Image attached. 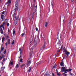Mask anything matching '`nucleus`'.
Listing matches in <instances>:
<instances>
[{
  "label": "nucleus",
  "mask_w": 76,
  "mask_h": 76,
  "mask_svg": "<svg viewBox=\"0 0 76 76\" xmlns=\"http://www.w3.org/2000/svg\"><path fill=\"white\" fill-rule=\"evenodd\" d=\"M46 45H47V44H46V42L45 41L44 42V44L42 46V48H45V47H46Z\"/></svg>",
  "instance_id": "nucleus-9"
},
{
  "label": "nucleus",
  "mask_w": 76,
  "mask_h": 76,
  "mask_svg": "<svg viewBox=\"0 0 76 76\" xmlns=\"http://www.w3.org/2000/svg\"><path fill=\"white\" fill-rule=\"evenodd\" d=\"M19 50L20 51V55H21V54H22V50H21V49L20 48L19 49Z\"/></svg>",
  "instance_id": "nucleus-35"
},
{
  "label": "nucleus",
  "mask_w": 76,
  "mask_h": 76,
  "mask_svg": "<svg viewBox=\"0 0 76 76\" xmlns=\"http://www.w3.org/2000/svg\"><path fill=\"white\" fill-rule=\"evenodd\" d=\"M60 50H58L57 51V54H58V53H59V52H60Z\"/></svg>",
  "instance_id": "nucleus-44"
},
{
  "label": "nucleus",
  "mask_w": 76,
  "mask_h": 76,
  "mask_svg": "<svg viewBox=\"0 0 76 76\" xmlns=\"http://www.w3.org/2000/svg\"><path fill=\"white\" fill-rule=\"evenodd\" d=\"M17 23H18V22H17V21H15L14 22L15 25H16V24H17Z\"/></svg>",
  "instance_id": "nucleus-27"
},
{
  "label": "nucleus",
  "mask_w": 76,
  "mask_h": 76,
  "mask_svg": "<svg viewBox=\"0 0 76 76\" xmlns=\"http://www.w3.org/2000/svg\"><path fill=\"white\" fill-rule=\"evenodd\" d=\"M9 23H7V26H9Z\"/></svg>",
  "instance_id": "nucleus-46"
},
{
  "label": "nucleus",
  "mask_w": 76,
  "mask_h": 76,
  "mask_svg": "<svg viewBox=\"0 0 76 76\" xmlns=\"http://www.w3.org/2000/svg\"><path fill=\"white\" fill-rule=\"evenodd\" d=\"M5 45H6V46H7V43H5Z\"/></svg>",
  "instance_id": "nucleus-50"
},
{
  "label": "nucleus",
  "mask_w": 76,
  "mask_h": 76,
  "mask_svg": "<svg viewBox=\"0 0 76 76\" xmlns=\"http://www.w3.org/2000/svg\"><path fill=\"white\" fill-rule=\"evenodd\" d=\"M12 3V1L10 0H8V2L5 3L6 4H10Z\"/></svg>",
  "instance_id": "nucleus-10"
},
{
  "label": "nucleus",
  "mask_w": 76,
  "mask_h": 76,
  "mask_svg": "<svg viewBox=\"0 0 76 76\" xmlns=\"http://www.w3.org/2000/svg\"><path fill=\"white\" fill-rule=\"evenodd\" d=\"M71 1L72 2H73V1H74V0H71Z\"/></svg>",
  "instance_id": "nucleus-55"
},
{
  "label": "nucleus",
  "mask_w": 76,
  "mask_h": 76,
  "mask_svg": "<svg viewBox=\"0 0 76 76\" xmlns=\"http://www.w3.org/2000/svg\"><path fill=\"white\" fill-rule=\"evenodd\" d=\"M15 44V40H13L12 43V45H13Z\"/></svg>",
  "instance_id": "nucleus-26"
},
{
  "label": "nucleus",
  "mask_w": 76,
  "mask_h": 76,
  "mask_svg": "<svg viewBox=\"0 0 76 76\" xmlns=\"http://www.w3.org/2000/svg\"><path fill=\"white\" fill-rule=\"evenodd\" d=\"M33 13V14H34V13H35V12H34Z\"/></svg>",
  "instance_id": "nucleus-61"
},
{
  "label": "nucleus",
  "mask_w": 76,
  "mask_h": 76,
  "mask_svg": "<svg viewBox=\"0 0 76 76\" xmlns=\"http://www.w3.org/2000/svg\"><path fill=\"white\" fill-rule=\"evenodd\" d=\"M19 3V0H16V2H15V9H14L12 11V12L14 13V14L12 15L13 17H14V16H16V10H18V4Z\"/></svg>",
  "instance_id": "nucleus-2"
},
{
  "label": "nucleus",
  "mask_w": 76,
  "mask_h": 76,
  "mask_svg": "<svg viewBox=\"0 0 76 76\" xmlns=\"http://www.w3.org/2000/svg\"><path fill=\"white\" fill-rule=\"evenodd\" d=\"M63 74L64 75V76H67V74H65L64 73H63Z\"/></svg>",
  "instance_id": "nucleus-37"
},
{
  "label": "nucleus",
  "mask_w": 76,
  "mask_h": 76,
  "mask_svg": "<svg viewBox=\"0 0 76 76\" xmlns=\"http://www.w3.org/2000/svg\"><path fill=\"white\" fill-rule=\"evenodd\" d=\"M30 51H31V52H30L29 54V56L30 57V58H31V56H32V54H33L32 53H33V52H32V50H33V48H30Z\"/></svg>",
  "instance_id": "nucleus-5"
},
{
  "label": "nucleus",
  "mask_w": 76,
  "mask_h": 76,
  "mask_svg": "<svg viewBox=\"0 0 76 76\" xmlns=\"http://www.w3.org/2000/svg\"><path fill=\"white\" fill-rule=\"evenodd\" d=\"M51 4L52 6H54V5L53 4V2H51Z\"/></svg>",
  "instance_id": "nucleus-41"
},
{
  "label": "nucleus",
  "mask_w": 76,
  "mask_h": 76,
  "mask_svg": "<svg viewBox=\"0 0 76 76\" xmlns=\"http://www.w3.org/2000/svg\"><path fill=\"white\" fill-rule=\"evenodd\" d=\"M68 72H71V71H72V69H68Z\"/></svg>",
  "instance_id": "nucleus-24"
},
{
  "label": "nucleus",
  "mask_w": 76,
  "mask_h": 76,
  "mask_svg": "<svg viewBox=\"0 0 76 76\" xmlns=\"http://www.w3.org/2000/svg\"><path fill=\"white\" fill-rule=\"evenodd\" d=\"M31 63V61H29L28 62V64H29Z\"/></svg>",
  "instance_id": "nucleus-25"
},
{
  "label": "nucleus",
  "mask_w": 76,
  "mask_h": 76,
  "mask_svg": "<svg viewBox=\"0 0 76 76\" xmlns=\"http://www.w3.org/2000/svg\"><path fill=\"white\" fill-rule=\"evenodd\" d=\"M2 26H3V25H1V26H0V28H1V27H2Z\"/></svg>",
  "instance_id": "nucleus-49"
},
{
  "label": "nucleus",
  "mask_w": 76,
  "mask_h": 76,
  "mask_svg": "<svg viewBox=\"0 0 76 76\" xmlns=\"http://www.w3.org/2000/svg\"><path fill=\"white\" fill-rule=\"evenodd\" d=\"M25 28H24V32H25Z\"/></svg>",
  "instance_id": "nucleus-57"
},
{
  "label": "nucleus",
  "mask_w": 76,
  "mask_h": 76,
  "mask_svg": "<svg viewBox=\"0 0 76 76\" xmlns=\"http://www.w3.org/2000/svg\"><path fill=\"white\" fill-rule=\"evenodd\" d=\"M35 7H36V9H37V5H36Z\"/></svg>",
  "instance_id": "nucleus-52"
},
{
  "label": "nucleus",
  "mask_w": 76,
  "mask_h": 76,
  "mask_svg": "<svg viewBox=\"0 0 76 76\" xmlns=\"http://www.w3.org/2000/svg\"><path fill=\"white\" fill-rule=\"evenodd\" d=\"M0 31L1 32V33L2 34H3V29H0Z\"/></svg>",
  "instance_id": "nucleus-16"
},
{
  "label": "nucleus",
  "mask_w": 76,
  "mask_h": 76,
  "mask_svg": "<svg viewBox=\"0 0 76 76\" xmlns=\"http://www.w3.org/2000/svg\"><path fill=\"white\" fill-rule=\"evenodd\" d=\"M5 13V11H3L2 12H1V14H2V15H4Z\"/></svg>",
  "instance_id": "nucleus-36"
},
{
  "label": "nucleus",
  "mask_w": 76,
  "mask_h": 76,
  "mask_svg": "<svg viewBox=\"0 0 76 76\" xmlns=\"http://www.w3.org/2000/svg\"><path fill=\"white\" fill-rule=\"evenodd\" d=\"M65 67H62L61 68L62 70H63V72H64L65 73H67V72H68V69H65Z\"/></svg>",
  "instance_id": "nucleus-4"
},
{
  "label": "nucleus",
  "mask_w": 76,
  "mask_h": 76,
  "mask_svg": "<svg viewBox=\"0 0 76 76\" xmlns=\"http://www.w3.org/2000/svg\"><path fill=\"white\" fill-rule=\"evenodd\" d=\"M65 67H62L61 68L62 70H63V72H64L65 73H67V72H68V69H65Z\"/></svg>",
  "instance_id": "nucleus-3"
},
{
  "label": "nucleus",
  "mask_w": 76,
  "mask_h": 76,
  "mask_svg": "<svg viewBox=\"0 0 76 76\" xmlns=\"http://www.w3.org/2000/svg\"><path fill=\"white\" fill-rule=\"evenodd\" d=\"M67 26L68 29H70L71 28V23L70 22H69V23H68Z\"/></svg>",
  "instance_id": "nucleus-7"
},
{
  "label": "nucleus",
  "mask_w": 76,
  "mask_h": 76,
  "mask_svg": "<svg viewBox=\"0 0 76 76\" xmlns=\"http://www.w3.org/2000/svg\"><path fill=\"white\" fill-rule=\"evenodd\" d=\"M36 31H38V28L37 27L36 28Z\"/></svg>",
  "instance_id": "nucleus-43"
},
{
  "label": "nucleus",
  "mask_w": 76,
  "mask_h": 76,
  "mask_svg": "<svg viewBox=\"0 0 76 76\" xmlns=\"http://www.w3.org/2000/svg\"><path fill=\"white\" fill-rule=\"evenodd\" d=\"M61 37H60V39L59 38L58 39V42L57 43V45L56 46V47L57 48V46H58V48H65V44H62L61 42Z\"/></svg>",
  "instance_id": "nucleus-1"
},
{
  "label": "nucleus",
  "mask_w": 76,
  "mask_h": 76,
  "mask_svg": "<svg viewBox=\"0 0 76 76\" xmlns=\"http://www.w3.org/2000/svg\"><path fill=\"white\" fill-rule=\"evenodd\" d=\"M64 59V58L62 60V61L60 64V65L62 67H64V61H63V60Z\"/></svg>",
  "instance_id": "nucleus-8"
},
{
  "label": "nucleus",
  "mask_w": 76,
  "mask_h": 76,
  "mask_svg": "<svg viewBox=\"0 0 76 76\" xmlns=\"http://www.w3.org/2000/svg\"><path fill=\"white\" fill-rule=\"evenodd\" d=\"M15 30H13V35H15Z\"/></svg>",
  "instance_id": "nucleus-34"
},
{
  "label": "nucleus",
  "mask_w": 76,
  "mask_h": 76,
  "mask_svg": "<svg viewBox=\"0 0 76 76\" xmlns=\"http://www.w3.org/2000/svg\"><path fill=\"white\" fill-rule=\"evenodd\" d=\"M52 76H55V75H54V73H52Z\"/></svg>",
  "instance_id": "nucleus-47"
},
{
  "label": "nucleus",
  "mask_w": 76,
  "mask_h": 76,
  "mask_svg": "<svg viewBox=\"0 0 76 76\" xmlns=\"http://www.w3.org/2000/svg\"><path fill=\"white\" fill-rule=\"evenodd\" d=\"M34 7H35V5H34V4H33V6H31V10H33L34 9Z\"/></svg>",
  "instance_id": "nucleus-12"
},
{
  "label": "nucleus",
  "mask_w": 76,
  "mask_h": 76,
  "mask_svg": "<svg viewBox=\"0 0 76 76\" xmlns=\"http://www.w3.org/2000/svg\"><path fill=\"white\" fill-rule=\"evenodd\" d=\"M4 16L3 15H1V19H2V21H3V20H4V19L3 18H4Z\"/></svg>",
  "instance_id": "nucleus-11"
},
{
  "label": "nucleus",
  "mask_w": 76,
  "mask_h": 76,
  "mask_svg": "<svg viewBox=\"0 0 76 76\" xmlns=\"http://www.w3.org/2000/svg\"><path fill=\"white\" fill-rule=\"evenodd\" d=\"M57 75L58 76H60L61 75V74L59 73H58H58H57Z\"/></svg>",
  "instance_id": "nucleus-28"
},
{
  "label": "nucleus",
  "mask_w": 76,
  "mask_h": 76,
  "mask_svg": "<svg viewBox=\"0 0 76 76\" xmlns=\"http://www.w3.org/2000/svg\"><path fill=\"white\" fill-rule=\"evenodd\" d=\"M70 75V76H72V73H70L69 74Z\"/></svg>",
  "instance_id": "nucleus-48"
},
{
  "label": "nucleus",
  "mask_w": 76,
  "mask_h": 76,
  "mask_svg": "<svg viewBox=\"0 0 76 76\" xmlns=\"http://www.w3.org/2000/svg\"><path fill=\"white\" fill-rule=\"evenodd\" d=\"M40 63H40V62H39V64H40Z\"/></svg>",
  "instance_id": "nucleus-62"
},
{
  "label": "nucleus",
  "mask_w": 76,
  "mask_h": 76,
  "mask_svg": "<svg viewBox=\"0 0 76 76\" xmlns=\"http://www.w3.org/2000/svg\"><path fill=\"white\" fill-rule=\"evenodd\" d=\"M4 22H6V23H7V22H8V21L7 20V19H6L5 21Z\"/></svg>",
  "instance_id": "nucleus-33"
},
{
  "label": "nucleus",
  "mask_w": 76,
  "mask_h": 76,
  "mask_svg": "<svg viewBox=\"0 0 76 76\" xmlns=\"http://www.w3.org/2000/svg\"><path fill=\"white\" fill-rule=\"evenodd\" d=\"M8 32H10V31L9 30V29H8Z\"/></svg>",
  "instance_id": "nucleus-51"
},
{
  "label": "nucleus",
  "mask_w": 76,
  "mask_h": 76,
  "mask_svg": "<svg viewBox=\"0 0 76 76\" xmlns=\"http://www.w3.org/2000/svg\"><path fill=\"white\" fill-rule=\"evenodd\" d=\"M75 3H76V1H75Z\"/></svg>",
  "instance_id": "nucleus-64"
},
{
  "label": "nucleus",
  "mask_w": 76,
  "mask_h": 76,
  "mask_svg": "<svg viewBox=\"0 0 76 76\" xmlns=\"http://www.w3.org/2000/svg\"><path fill=\"white\" fill-rule=\"evenodd\" d=\"M10 39H8V41L7 42V43L8 44H10Z\"/></svg>",
  "instance_id": "nucleus-19"
},
{
  "label": "nucleus",
  "mask_w": 76,
  "mask_h": 76,
  "mask_svg": "<svg viewBox=\"0 0 76 76\" xmlns=\"http://www.w3.org/2000/svg\"><path fill=\"white\" fill-rule=\"evenodd\" d=\"M72 18H71V19H70V20H69V22H72Z\"/></svg>",
  "instance_id": "nucleus-31"
},
{
  "label": "nucleus",
  "mask_w": 76,
  "mask_h": 76,
  "mask_svg": "<svg viewBox=\"0 0 76 76\" xmlns=\"http://www.w3.org/2000/svg\"><path fill=\"white\" fill-rule=\"evenodd\" d=\"M25 65V64H23L22 65H20V66L22 68V67H23V66H24Z\"/></svg>",
  "instance_id": "nucleus-30"
},
{
  "label": "nucleus",
  "mask_w": 76,
  "mask_h": 76,
  "mask_svg": "<svg viewBox=\"0 0 76 76\" xmlns=\"http://www.w3.org/2000/svg\"><path fill=\"white\" fill-rule=\"evenodd\" d=\"M30 43H31L32 42V41H33V39L32 38H31L30 39Z\"/></svg>",
  "instance_id": "nucleus-23"
},
{
  "label": "nucleus",
  "mask_w": 76,
  "mask_h": 76,
  "mask_svg": "<svg viewBox=\"0 0 76 76\" xmlns=\"http://www.w3.org/2000/svg\"><path fill=\"white\" fill-rule=\"evenodd\" d=\"M62 19H63V27H64L65 26V23H64V20H65V17L64 16L62 18Z\"/></svg>",
  "instance_id": "nucleus-6"
},
{
  "label": "nucleus",
  "mask_w": 76,
  "mask_h": 76,
  "mask_svg": "<svg viewBox=\"0 0 76 76\" xmlns=\"http://www.w3.org/2000/svg\"><path fill=\"white\" fill-rule=\"evenodd\" d=\"M54 66L53 67V69H55V68H56V66Z\"/></svg>",
  "instance_id": "nucleus-45"
},
{
  "label": "nucleus",
  "mask_w": 76,
  "mask_h": 76,
  "mask_svg": "<svg viewBox=\"0 0 76 76\" xmlns=\"http://www.w3.org/2000/svg\"><path fill=\"white\" fill-rule=\"evenodd\" d=\"M38 42H37V41L34 40V45H37V43Z\"/></svg>",
  "instance_id": "nucleus-13"
},
{
  "label": "nucleus",
  "mask_w": 76,
  "mask_h": 76,
  "mask_svg": "<svg viewBox=\"0 0 76 76\" xmlns=\"http://www.w3.org/2000/svg\"><path fill=\"white\" fill-rule=\"evenodd\" d=\"M56 71H57V73H58V71L57 70H56Z\"/></svg>",
  "instance_id": "nucleus-59"
},
{
  "label": "nucleus",
  "mask_w": 76,
  "mask_h": 76,
  "mask_svg": "<svg viewBox=\"0 0 76 76\" xmlns=\"http://www.w3.org/2000/svg\"><path fill=\"white\" fill-rule=\"evenodd\" d=\"M5 60H6V59H4V58L3 60L2 61V63H3V62H4V61H5Z\"/></svg>",
  "instance_id": "nucleus-40"
},
{
  "label": "nucleus",
  "mask_w": 76,
  "mask_h": 76,
  "mask_svg": "<svg viewBox=\"0 0 76 76\" xmlns=\"http://www.w3.org/2000/svg\"><path fill=\"white\" fill-rule=\"evenodd\" d=\"M4 54H6V49L4 50Z\"/></svg>",
  "instance_id": "nucleus-32"
},
{
  "label": "nucleus",
  "mask_w": 76,
  "mask_h": 76,
  "mask_svg": "<svg viewBox=\"0 0 76 76\" xmlns=\"http://www.w3.org/2000/svg\"><path fill=\"white\" fill-rule=\"evenodd\" d=\"M63 50L65 53H66V52H67V49H66V48H64Z\"/></svg>",
  "instance_id": "nucleus-20"
},
{
  "label": "nucleus",
  "mask_w": 76,
  "mask_h": 76,
  "mask_svg": "<svg viewBox=\"0 0 76 76\" xmlns=\"http://www.w3.org/2000/svg\"><path fill=\"white\" fill-rule=\"evenodd\" d=\"M7 38H9V36H7Z\"/></svg>",
  "instance_id": "nucleus-53"
},
{
  "label": "nucleus",
  "mask_w": 76,
  "mask_h": 76,
  "mask_svg": "<svg viewBox=\"0 0 76 76\" xmlns=\"http://www.w3.org/2000/svg\"><path fill=\"white\" fill-rule=\"evenodd\" d=\"M10 6V4H8L7 5V6Z\"/></svg>",
  "instance_id": "nucleus-56"
},
{
  "label": "nucleus",
  "mask_w": 76,
  "mask_h": 76,
  "mask_svg": "<svg viewBox=\"0 0 76 76\" xmlns=\"http://www.w3.org/2000/svg\"><path fill=\"white\" fill-rule=\"evenodd\" d=\"M20 57H21V55L20 56V57H19V58H20Z\"/></svg>",
  "instance_id": "nucleus-60"
},
{
  "label": "nucleus",
  "mask_w": 76,
  "mask_h": 76,
  "mask_svg": "<svg viewBox=\"0 0 76 76\" xmlns=\"http://www.w3.org/2000/svg\"><path fill=\"white\" fill-rule=\"evenodd\" d=\"M48 25V22H46V24L45 25V27H47V26Z\"/></svg>",
  "instance_id": "nucleus-29"
},
{
  "label": "nucleus",
  "mask_w": 76,
  "mask_h": 76,
  "mask_svg": "<svg viewBox=\"0 0 76 76\" xmlns=\"http://www.w3.org/2000/svg\"><path fill=\"white\" fill-rule=\"evenodd\" d=\"M3 29H4V27H3Z\"/></svg>",
  "instance_id": "nucleus-63"
},
{
  "label": "nucleus",
  "mask_w": 76,
  "mask_h": 76,
  "mask_svg": "<svg viewBox=\"0 0 76 76\" xmlns=\"http://www.w3.org/2000/svg\"><path fill=\"white\" fill-rule=\"evenodd\" d=\"M14 18H15V19H17V18H16V17H14Z\"/></svg>",
  "instance_id": "nucleus-54"
},
{
  "label": "nucleus",
  "mask_w": 76,
  "mask_h": 76,
  "mask_svg": "<svg viewBox=\"0 0 76 76\" xmlns=\"http://www.w3.org/2000/svg\"><path fill=\"white\" fill-rule=\"evenodd\" d=\"M6 24V22L4 21L3 23V25H4V24Z\"/></svg>",
  "instance_id": "nucleus-42"
},
{
  "label": "nucleus",
  "mask_w": 76,
  "mask_h": 76,
  "mask_svg": "<svg viewBox=\"0 0 76 76\" xmlns=\"http://www.w3.org/2000/svg\"><path fill=\"white\" fill-rule=\"evenodd\" d=\"M31 69H32V68H31V67H29L28 70V72H31Z\"/></svg>",
  "instance_id": "nucleus-17"
},
{
  "label": "nucleus",
  "mask_w": 76,
  "mask_h": 76,
  "mask_svg": "<svg viewBox=\"0 0 76 76\" xmlns=\"http://www.w3.org/2000/svg\"><path fill=\"white\" fill-rule=\"evenodd\" d=\"M65 54H66V55H67V56H68V55H69V54H70V53H69V52H68L67 51L65 52Z\"/></svg>",
  "instance_id": "nucleus-14"
},
{
  "label": "nucleus",
  "mask_w": 76,
  "mask_h": 76,
  "mask_svg": "<svg viewBox=\"0 0 76 76\" xmlns=\"http://www.w3.org/2000/svg\"><path fill=\"white\" fill-rule=\"evenodd\" d=\"M25 34L24 33H23L21 34V37H23V36H24L25 35Z\"/></svg>",
  "instance_id": "nucleus-38"
},
{
  "label": "nucleus",
  "mask_w": 76,
  "mask_h": 76,
  "mask_svg": "<svg viewBox=\"0 0 76 76\" xmlns=\"http://www.w3.org/2000/svg\"><path fill=\"white\" fill-rule=\"evenodd\" d=\"M13 62H12V61H10V64H9V66H10L11 64V65H13Z\"/></svg>",
  "instance_id": "nucleus-18"
},
{
  "label": "nucleus",
  "mask_w": 76,
  "mask_h": 76,
  "mask_svg": "<svg viewBox=\"0 0 76 76\" xmlns=\"http://www.w3.org/2000/svg\"><path fill=\"white\" fill-rule=\"evenodd\" d=\"M23 59L22 58H21L20 60V62H21V63H22V60Z\"/></svg>",
  "instance_id": "nucleus-39"
},
{
  "label": "nucleus",
  "mask_w": 76,
  "mask_h": 76,
  "mask_svg": "<svg viewBox=\"0 0 76 76\" xmlns=\"http://www.w3.org/2000/svg\"><path fill=\"white\" fill-rule=\"evenodd\" d=\"M5 39V38L4 37H3L2 38V42L3 43L4 42V39Z\"/></svg>",
  "instance_id": "nucleus-21"
},
{
  "label": "nucleus",
  "mask_w": 76,
  "mask_h": 76,
  "mask_svg": "<svg viewBox=\"0 0 76 76\" xmlns=\"http://www.w3.org/2000/svg\"><path fill=\"white\" fill-rule=\"evenodd\" d=\"M19 67V64H17L15 66V67L17 69V68H18Z\"/></svg>",
  "instance_id": "nucleus-22"
},
{
  "label": "nucleus",
  "mask_w": 76,
  "mask_h": 76,
  "mask_svg": "<svg viewBox=\"0 0 76 76\" xmlns=\"http://www.w3.org/2000/svg\"><path fill=\"white\" fill-rule=\"evenodd\" d=\"M4 49V48H1V50L0 51V53H2V51H3V50Z\"/></svg>",
  "instance_id": "nucleus-15"
},
{
  "label": "nucleus",
  "mask_w": 76,
  "mask_h": 76,
  "mask_svg": "<svg viewBox=\"0 0 76 76\" xmlns=\"http://www.w3.org/2000/svg\"><path fill=\"white\" fill-rule=\"evenodd\" d=\"M72 15H73V12H72Z\"/></svg>",
  "instance_id": "nucleus-58"
}]
</instances>
